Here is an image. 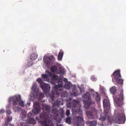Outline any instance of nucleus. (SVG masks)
I'll return each instance as SVG.
<instances>
[{
    "instance_id": "nucleus-29",
    "label": "nucleus",
    "mask_w": 126,
    "mask_h": 126,
    "mask_svg": "<svg viewBox=\"0 0 126 126\" xmlns=\"http://www.w3.org/2000/svg\"><path fill=\"white\" fill-rule=\"evenodd\" d=\"M59 73L60 74L64 75V69L61 67L59 68Z\"/></svg>"
},
{
    "instance_id": "nucleus-33",
    "label": "nucleus",
    "mask_w": 126,
    "mask_h": 126,
    "mask_svg": "<svg viewBox=\"0 0 126 126\" xmlns=\"http://www.w3.org/2000/svg\"><path fill=\"white\" fill-rule=\"evenodd\" d=\"M45 63L46 65L47 66V67H49L50 66V65L51 64V63L50 62H47V61H46L44 62Z\"/></svg>"
},
{
    "instance_id": "nucleus-47",
    "label": "nucleus",
    "mask_w": 126,
    "mask_h": 126,
    "mask_svg": "<svg viewBox=\"0 0 126 126\" xmlns=\"http://www.w3.org/2000/svg\"><path fill=\"white\" fill-rule=\"evenodd\" d=\"M57 126H63V125L61 124H60L59 125L57 124Z\"/></svg>"
},
{
    "instance_id": "nucleus-21",
    "label": "nucleus",
    "mask_w": 126,
    "mask_h": 126,
    "mask_svg": "<svg viewBox=\"0 0 126 126\" xmlns=\"http://www.w3.org/2000/svg\"><path fill=\"white\" fill-rule=\"evenodd\" d=\"M61 101L60 100H57L53 104L54 107L55 106L58 107L60 105Z\"/></svg>"
},
{
    "instance_id": "nucleus-28",
    "label": "nucleus",
    "mask_w": 126,
    "mask_h": 126,
    "mask_svg": "<svg viewBox=\"0 0 126 126\" xmlns=\"http://www.w3.org/2000/svg\"><path fill=\"white\" fill-rule=\"evenodd\" d=\"M97 124L96 122L95 121H92L90 122V126H95Z\"/></svg>"
},
{
    "instance_id": "nucleus-8",
    "label": "nucleus",
    "mask_w": 126,
    "mask_h": 126,
    "mask_svg": "<svg viewBox=\"0 0 126 126\" xmlns=\"http://www.w3.org/2000/svg\"><path fill=\"white\" fill-rule=\"evenodd\" d=\"M13 109L14 111L15 112H20V117L21 119L24 121V119L26 117V112L24 110H21V108L19 107L14 106L13 107Z\"/></svg>"
},
{
    "instance_id": "nucleus-1",
    "label": "nucleus",
    "mask_w": 126,
    "mask_h": 126,
    "mask_svg": "<svg viewBox=\"0 0 126 126\" xmlns=\"http://www.w3.org/2000/svg\"><path fill=\"white\" fill-rule=\"evenodd\" d=\"M67 105L68 107L70 108L79 107L78 111L80 114V115L75 117L74 119V125L76 126H78L80 125L81 122L84 121L82 110L80 109V105L79 104V101L77 100H74L71 102L67 103Z\"/></svg>"
},
{
    "instance_id": "nucleus-48",
    "label": "nucleus",
    "mask_w": 126,
    "mask_h": 126,
    "mask_svg": "<svg viewBox=\"0 0 126 126\" xmlns=\"http://www.w3.org/2000/svg\"><path fill=\"white\" fill-rule=\"evenodd\" d=\"M84 90V89H82V91H81V89H80V90L81 92H83L84 91L83 90Z\"/></svg>"
},
{
    "instance_id": "nucleus-49",
    "label": "nucleus",
    "mask_w": 126,
    "mask_h": 126,
    "mask_svg": "<svg viewBox=\"0 0 126 126\" xmlns=\"http://www.w3.org/2000/svg\"><path fill=\"white\" fill-rule=\"evenodd\" d=\"M114 126H118V125H114Z\"/></svg>"
},
{
    "instance_id": "nucleus-35",
    "label": "nucleus",
    "mask_w": 126,
    "mask_h": 126,
    "mask_svg": "<svg viewBox=\"0 0 126 126\" xmlns=\"http://www.w3.org/2000/svg\"><path fill=\"white\" fill-rule=\"evenodd\" d=\"M42 77L43 78L47 79L48 78V76L46 74H43L42 75Z\"/></svg>"
},
{
    "instance_id": "nucleus-24",
    "label": "nucleus",
    "mask_w": 126,
    "mask_h": 126,
    "mask_svg": "<svg viewBox=\"0 0 126 126\" xmlns=\"http://www.w3.org/2000/svg\"><path fill=\"white\" fill-rule=\"evenodd\" d=\"M63 54V52L62 51H60L59 52L58 59L59 60H61L62 59Z\"/></svg>"
},
{
    "instance_id": "nucleus-12",
    "label": "nucleus",
    "mask_w": 126,
    "mask_h": 126,
    "mask_svg": "<svg viewBox=\"0 0 126 126\" xmlns=\"http://www.w3.org/2000/svg\"><path fill=\"white\" fill-rule=\"evenodd\" d=\"M41 109L39 103L35 102L34 104V109L32 110L33 112L35 114H37L40 111Z\"/></svg>"
},
{
    "instance_id": "nucleus-43",
    "label": "nucleus",
    "mask_w": 126,
    "mask_h": 126,
    "mask_svg": "<svg viewBox=\"0 0 126 126\" xmlns=\"http://www.w3.org/2000/svg\"><path fill=\"white\" fill-rule=\"evenodd\" d=\"M60 113L62 115H63L64 113V111L63 110H61L60 111Z\"/></svg>"
},
{
    "instance_id": "nucleus-26",
    "label": "nucleus",
    "mask_w": 126,
    "mask_h": 126,
    "mask_svg": "<svg viewBox=\"0 0 126 126\" xmlns=\"http://www.w3.org/2000/svg\"><path fill=\"white\" fill-rule=\"evenodd\" d=\"M71 119L70 117H67L66 119V123L69 124H71Z\"/></svg>"
},
{
    "instance_id": "nucleus-15",
    "label": "nucleus",
    "mask_w": 126,
    "mask_h": 126,
    "mask_svg": "<svg viewBox=\"0 0 126 126\" xmlns=\"http://www.w3.org/2000/svg\"><path fill=\"white\" fill-rule=\"evenodd\" d=\"M94 97L96 102H98L100 101L101 99L100 95L97 92L94 93Z\"/></svg>"
},
{
    "instance_id": "nucleus-14",
    "label": "nucleus",
    "mask_w": 126,
    "mask_h": 126,
    "mask_svg": "<svg viewBox=\"0 0 126 126\" xmlns=\"http://www.w3.org/2000/svg\"><path fill=\"white\" fill-rule=\"evenodd\" d=\"M34 116L31 112L29 113L28 114L27 116L28 118L30 119V122L31 124H34L35 122L34 119H32Z\"/></svg>"
},
{
    "instance_id": "nucleus-44",
    "label": "nucleus",
    "mask_w": 126,
    "mask_h": 126,
    "mask_svg": "<svg viewBox=\"0 0 126 126\" xmlns=\"http://www.w3.org/2000/svg\"><path fill=\"white\" fill-rule=\"evenodd\" d=\"M94 68V67L93 66H91L89 67V69L90 70H92Z\"/></svg>"
},
{
    "instance_id": "nucleus-11",
    "label": "nucleus",
    "mask_w": 126,
    "mask_h": 126,
    "mask_svg": "<svg viewBox=\"0 0 126 126\" xmlns=\"http://www.w3.org/2000/svg\"><path fill=\"white\" fill-rule=\"evenodd\" d=\"M103 103L104 108L105 114L106 115H107L110 109V104L108 100L105 99L103 100Z\"/></svg>"
},
{
    "instance_id": "nucleus-3",
    "label": "nucleus",
    "mask_w": 126,
    "mask_h": 126,
    "mask_svg": "<svg viewBox=\"0 0 126 126\" xmlns=\"http://www.w3.org/2000/svg\"><path fill=\"white\" fill-rule=\"evenodd\" d=\"M63 86L62 84H58V85H55L54 88H53V90L51 92V94L50 95V96L51 99H53L55 97H58L59 96L60 94L63 91L62 89L60 88L62 87Z\"/></svg>"
},
{
    "instance_id": "nucleus-17",
    "label": "nucleus",
    "mask_w": 126,
    "mask_h": 126,
    "mask_svg": "<svg viewBox=\"0 0 126 126\" xmlns=\"http://www.w3.org/2000/svg\"><path fill=\"white\" fill-rule=\"evenodd\" d=\"M72 87V84L69 82H66L64 85V87L66 89H69Z\"/></svg>"
},
{
    "instance_id": "nucleus-4",
    "label": "nucleus",
    "mask_w": 126,
    "mask_h": 126,
    "mask_svg": "<svg viewBox=\"0 0 126 126\" xmlns=\"http://www.w3.org/2000/svg\"><path fill=\"white\" fill-rule=\"evenodd\" d=\"M84 98L87 100H83V101L84 104V107L87 109L88 108L90 105H95V103L94 101H92L91 97L90 95L89 92H86L83 96Z\"/></svg>"
},
{
    "instance_id": "nucleus-32",
    "label": "nucleus",
    "mask_w": 126,
    "mask_h": 126,
    "mask_svg": "<svg viewBox=\"0 0 126 126\" xmlns=\"http://www.w3.org/2000/svg\"><path fill=\"white\" fill-rule=\"evenodd\" d=\"M12 119V116L8 117L6 120V122H8V123H9L10 122Z\"/></svg>"
},
{
    "instance_id": "nucleus-2",
    "label": "nucleus",
    "mask_w": 126,
    "mask_h": 126,
    "mask_svg": "<svg viewBox=\"0 0 126 126\" xmlns=\"http://www.w3.org/2000/svg\"><path fill=\"white\" fill-rule=\"evenodd\" d=\"M52 111L53 115L51 114L50 112L42 113L40 115V118L44 119V121L48 122L51 121L52 119L56 120L59 116L58 109L57 108L53 107L52 110Z\"/></svg>"
},
{
    "instance_id": "nucleus-25",
    "label": "nucleus",
    "mask_w": 126,
    "mask_h": 126,
    "mask_svg": "<svg viewBox=\"0 0 126 126\" xmlns=\"http://www.w3.org/2000/svg\"><path fill=\"white\" fill-rule=\"evenodd\" d=\"M45 108L47 112H42V113H47L48 112L49 113H50V108L49 106L47 105H46L45 107Z\"/></svg>"
},
{
    "instance_id": "nucleus-46",
    "label": "nucleus",
    "mask_w": 126,
    "mask_h": 126,
    "mask_svg": "<svg viewBox=\"0 0 126 126\" xmlns=\"http://www.w3.org/2000/svg\"><path fill=\"white\" fill-rule=\"evenodd\" d=\"M65 82H68L67 80L66 79L64 78L63 80Z\"/></svg>"
},
{
    "instance_id": "nucleus-7",
    "label": "nucleus",
    "mask_w": 126,
    "mask_h": 126,
    "mask_svg": "<svg viewBox=\"0 0 126 126\" xmlns=\"http://www.w3.org/2000/svg\"><path fill=\"white\" fill-rule=\"evenodd\" d=\"M123 91V90L122 89L120 91L119 93L118 94L119 98L115 97L114 98V102L118 106H120L122 104V101L124 98Z\"/></svg>"
},
{
    "instance_id": "nucleus-39",
    "label": "nucleus",
    "mask_w": 126,
    "mask_h": 126,
    "mask_svg": "<svg viewBox=\"0 0 126 126\" xmlns=\"http://www.w3.org/2000/svg\"><path fill=\"white\" fill-rule=\"evenodd\" d=\"M32 61H30L28 63V64L27 65L28 66H30L32 65Z\"/></svg>"
},
{
    "instance_id": "nucleus-40",
    "label": "nucleus",
    "mask_w": 126,
    "mask_h": 126,
    "mask_svg": "<svg viewBox=\"0 0 126 126\" xmlns=\"http://www.w3.org/2000/svg\"><path fill=\"white\" fill-rule=\"evenodd\" d=\"M91 79L92 80H96V79L95 77L94 76H92L91 77Z\"/></svg>"
},
{
    "instance_id": "nucleus-27",
    "label": "nucleus",
    "mask_w": 126,
    "mask_h": 126,
    "mask_svg": "<svg viewBox=\"0 0 126 126\" xmlns=\"http://www.w3.org/2000/svg\"><path fill=\"white\" fill-rule=\"evenodd\" d=\"M52 79L55 80H58L59 79V77L57 75L54 74L52 76Z\"/></svg>"
},
{
    "instance_id": "nucleus-30",
    "label": "nucleus",
    "mask_w": 126,
    "mask_h": 126,
    "mask_svg": "<svg viewBox=\"0 0 126 126\" xmlns=\"http://www.w3.org/2000/svg\"><path fill=\"white\" fill-rule=\"evenodd\" d=\"M36 81L37 82H38L39 84H40V86H41L42 84H43L44 83L43 80L40 78H39L37 79Z\"/></svg>"
},
{
    "instance_id": "nucleus-41",
    "label": "nucleus",
    "mask_w": 126,
    "mask_h": 126,
    "mask_svg": "<svg viewBox=\"0 0 126 126\" xmlns=\"http://www.w3.org/2000/svg\"><path fill=\"white\" fill-rule=\"evenodd\" d=\"M5 110L3 109H1L0 110V114H2L4 113Z\"/></svg>"
},
{
    "instance_id": "nucleus-19",
    "label": "nucleus",
    "mask_w": 126,
    "mask_h": 126,
    "mask_svg": "<svg viewBox=\"0 0 126 126\" xmlns=\"http://www.w3.org/2000/svg\"><path fill=\"white\" fill-rule=\"evenodd\" d=\"M30 59L31 60H34L37 58V55L36 53H33L31 54L30 56Z\"/></svg>"
},
{
    "instance_id": "nucleus-42",
    "label": "nucleus",
    "mask_w": 126,
    "mask_h": 126,
    "mask_svg": "<svg viewBox=\"0 0 126 126\" xmlns=\"http://www.w3.org/2000/svg\"><path fill=\"white\" fill-rule=\"evenodd\" d=\"M44 94L43 93H40L39 94L40 96L41 97H44Z\"/></svg>"
},
{
    "instance_id": "nucleus-23",
    "label": "nucleus",
    "mask_w": 126,
    "mask_h": 126,
    "mask_svg": "<svg viewBox=\"0 0 126 126\" xmlns=\"http://www.w3.org/2000/svg\"><path fill=\"white\" fill-rule=\"evenodd\" d=\"M63 91H62V93H61L59 95V96L61 93H62V94L61 95V97H66L67 96V92L65 91L64 92H63Z\"/></svg>"
},
{
    "instance_id": "nucleus-10",
    "label": "nucleus",
    "mask_w": 126,
    "mask_h": 126,
    "mask_svg": "<svg viewBox=\"0 0 126 126\" xmlns=\"http://www.w3.org/2000/svg\"><path fill=\"white\" fill-rule=\"evenodd\" d=\"M97 112V110L94 107H91V110L86 111V114L89 119H93L94 118V115Z\"/></svg>"
},
{
    "instance_id": "nucleus-5",
    "label": "nucleus",
    "mask_w": 126,
    "mask_h": 126,
    "mask_svg": "<svg viewBox=\"0 0 126 126\" xmlns=\"http://www.w3.org/2000/svg\"><path fill=\"white\" fill-rule=\"evenodd\" d=\"M9 100L13 102V104L14 105L19 104L22 107L24 106V102L21 100V96L19 95H16L10 97Z\"/></svg>"
},
{
    "instance_id": "nucleus-20",
    "label": "nucleus",
    "mask_w": 126,
    "mask_h": 126,
    "mask_svg": "<svg viewBox=\"0 0 126 126\" xmlns=\"http://www.w3.org/2000/svg\"><path fill=\"white\" fill-rule=\"evenodd\" d=\"M50 70L52 72L57 73L58 71L57 66L55 65L51 66L50 68Z\"/></svg>"
},
{
    "instance_id": "nucleus-18",
    "label": "nucleus",
    "mask_w": 126,
    "mask_h": 126,
    "mask_svg": "<svg viewBox=\"0 0 126 126\" xmlns=\"http://www.w3.org/2000/svg\"><path fill=\"white\" fill-rule=\"evenodd\" d=\"M37 87V86L36 83H35L33 84L32 87V90L34 93H36L37 96V92H36V90Z\"/></svg>"
},
{
    "instance_id": "nucleus-36",
    "label": "nucleus",
    "mask_w": 126,
    "mask_h": 126,
    "mask_svg": "<svg viewBox=\"0 0 126 126\" xmlns=\"http://www.w3.org/2000/svg\"><path fill=\"white\" fill-rule=\"evenodd\" d=\"M70 114V110H66V115L67 116H68Z\"/></svg>"
},
{
    "instance_id": "nucleus-13",
    "label": "nucleus",
    "mask_w": 126,
    "mask_h": 126,
    "mask_svg": "<svg viewBox=\"0 0 126 126\" xmlns=\"http://www.w3.org/2000/svg\"><path fill=\"white\" fill-rule=\"evenodd\" d=\"M40 87L45 93H47L50 90V85L48 84L44 83L43 84H41Z\"/></svg>"
},
{
    "instance_id": "nucleus-22",
    "label": "nucleus",
    "mask_w": 126,
    "mask_h": 126,
    "mask_svg": "<svg viewBox=\"0 0 126 126\" xmlns=\"http://www.w3.org/2000/svg\"><path fill=\"white\" fill-rule=\"evenodd\" d=\"M110 91L111 94H114L116 92L117 89L115 87L113 86L110 89Z\"/></svg>"
},
{
    "instance_id": "nucleus-38",
    "label": "nucleus",
    "mask_w": 126,
    "mask_h": 126,
    "mask_svg": "<svg viewBox=\"0 0 126 126\" xmlns=\"http://www.w3.org/2000/svg\"><path fill=\"white\" fill-rule=\"evenodd\" d=\"M9 123L8 122H6L5 121V123L3 124L2 125V126H7Z\"/></svg>"
},
{
    "instance_id": "nucleus-34",
    "label": "nucleus",
    "mask_w": 126,
    "mask_h": 126,
    "mask_svg": "<svg viewBox=\"0 0 126 126\" xmlns=\"http://www.w3.org/2000/svg\"><path fill=\"white\" fill-rule=\"evenodd\" d=\"M46 73L47 74V75L48 76V77H52V74L48 70H46Z\"/></svg>"
},
{
    "instance_id": "nucleus-6",
    "label": "nucleus",
    "mask_w": 126,
    "mask_h": 126,
    "mask_svg": "<svg viewBox=\"0 0 126 126\" xmlns=\"http://www.w3.org/2000/svg\"><path fill=\"white\" fill-rule=\"evenodd\" d=\"M120 72V70L119 69L115 71L111 75V77L112 79V81L114 79L117 83L122 84L123 83V80L121 79V76Z\"/></svg>"
},
{
    "instance_id": "nucleus-16",
    "label": "nucleus",
    "mask_w": 126,
    "mask_h": 126,
    "mask_svg": "<svg viewBox=\"0 0 126 126\" xmlns=\"http://www.w3.org/2000/svg\"><path fill=\"white\" fill-rule=\"evenodd\" d=\"M53 57V56H44V57L43 60L44 62L47 61L50 62L52 60Z\"/></svg>"
},
{
    "instance_id": "nucleus-9",
    "label": "nucleus",
    "mask_w": 126,
    "mask_h": 126,
    "mask_svg": "<svg viewBox=\"0 0 126 126\" xmlns=\"http://www.w3.org/2000/svg\"><path fill=\"white\" fill-rule=\"evenodd\" d=\"M125 117L124 114L123 113H119L113 117V119L116 123H121V121L124 120Z\"/></svg>"
},
{
    "instance_id": "nucleus-31",
    "label": "nucleus",
    "mask_w": 126,
    "mask_h": 126,
    "mask_svg": "<svg viewBox=\"0 0 126 126\" xmlns=\"http://www.w3.org/2000/svg\"><path fill=\"white\" fill-rule=\"evenodd\" d=\"M72 93L75 96H76L78 94V91L75 88H74L73 89Z\"/></svg>"
},
{
    "instance_id": "nucleus-50",
    "label": "nucleus",
    "mask_w": 126,
    "mask_h": 126,
    "mask_svg": "<svg viewBox=\"0 0 126 126\" xmlns=\"http://www.w3.org/2000/svg\"><path fill=\"white\" fill-rule=\"evenodd\" d=\"M105 118H104V120H105Z\"/></svg>"
},
{
    "instance_id": "nucleus-45",
    "label": "nucleus",
    "mask_w": 126,
    "mask_h": 126,
    "mask_svg": "<svg viewBox=\"0 0 126 126\" xmlns=\"http://www.w3.org/2000/svg\"><path fill=\"white\" fill-rule=\"evenodd\" d=\"M25 125V123L23 122H21L20 123V125L21 126H24Z\"/></svg>"
},
{
    "instance_id": "nucleus-37",
    "label": "nucleus",
    "mask_w": 126,
    "mask_h": 126,
    "mask_svg": "<svg viewBox=\"0 0 126 126\" xmlns=\"http://www.w3.org/2000/svg\"><path fill=\"white\" fill-rule=\"evenodd\" d=\"M7 113L9 114H10L12 113V112L10 110L9 108L6 111Z\"/></svg>"
}]
</instances>
